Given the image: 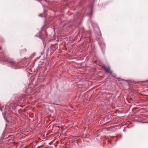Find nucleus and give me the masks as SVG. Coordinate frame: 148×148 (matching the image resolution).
Returning a JSON list of instances; mask_svg holds the SVG:
<instances>
[{
	"instance_id": "nucleus-11",
	"label": "nucleus",
	"mask_w": 148,
	"mask_h": 148,
	"mask_svg": "<svg viewBox=\"0 0 148 148\" xmlns=\"http://www.w3.org/2000/svg\"><path fill=\"white\" fill-rule=\"evenodd\" d=\"M144 123H148V122H143Z\"/></svg>"
},
{
	"instance_id": "nucleus-4",
	"label": "nucleus",
	"mask_w": 148,
	"mask_h": 148,
	"mask_svg": "<svg viewBox=\"0 0 148 148\" xmlns=\"http://www.w3.org/2000/svg\"><path fill=\"white\" fill-rule=\"evenodd\" d=\"M41 31H40L39 33H38L37 34L35 35V36L38 37H39L40 38H41V37L40 35V33Z\"/></svg>"
},
{
	"instance_id": "nucleus-3",
	"label": "nucleus",
	"mask_w": 148,
	"mask_h": 148,
	"mask_svg": "<svg viewBox=\"0 0 148 148\" xmlns=\"http://www.w3.org/2000/svg\"><path fill=\"white\" fill-rule=\"evenodd\" d=\"M89 8L91 9V10L90 12L88 14V16H89L91 17L92 16V10L93 8V6L91 5H90L89 6Z\"/></svg>"
},
{
	"instance_id": "nucleus-2",
	"label": "nucleus",
	"mask_w": 148,
	"mask_h": 148,
	"mask_svg": "<svg viewBox=\"0 0 148 148\" xmlns=\"http://www.w3.org/2000/svg\"><path fill=\"white\" fill-rule=\"evenodd\" d=\"M7 61L8 62V63L10 64L12 66H15L16 65V63H15V62L13 60H8Z\"/></svg>"
},
{
	"instance_id": "nucleus-7",
	"label": "nucleus",
	"mask_w": 148,
	"mask_h": 148,
	"mask_svg": "<svg viewBox=\"0 0 148 148\" xmlns=\"http://www.w3.org/2000/svg\"><path fill=\"white\" fill-rule=\"evenodd\" d=\"M39 16L40 17H42V15L41 14H40L39 15Z\"/></svg>"
},
{
	"instance_id": "nucleus-10",
	"label": "nucleus",
	"mask_w": 148,
	"mask_h": 148,
	"mask_svg": "<svg viewBox=\"0 0 148 148\" xmlns=\"http://www.w3.org/2000/svg\"><path fill=\"white\" fill-rule=\"evenodd\" d=\"M43 27H44V26H42V27H41V29H42L43 28Z\"/></svg>"
},
{
	"instance_id": "nucleus-8",
	"label": "nucleus",
	"mask_w": 148,
	"mask_h": 148,
	"mask_svg": "<svg viewBox=\"0 0 148 148\" xmlns=\"http://www.w3.org/2000/svg\"><path fill=\"white\" fill-rule=\"evenodd\" d=\"M0 110L1 111H2V109L1 108H0Z\"/></svg>"
},
{
	"instance_id": "nucleus-18",
	"label": "nucleus",
	"mask_w": 148,
	"mask_h": 148,
	"mask_svg": "<svg viewBox=\"0 0 148 148\" xmlns=\"http://www.w3.org/2000/svg\"><path fill=\"white\" fill-rule=\"evenodd\" d=\"M25 51H26V49H25Z\"/></svg>"
},
{
	"instance_id": "nucleus-9",
	"label": "nucleus",
	"mask_w": 148,
	"mask_h": 148,
	"mask_svg": "<svg viewBox=\"0 0 148 148\" xmlns=\"http://www.w3.org/2000/svg\"><path fill=\"white\" fill-rule=\"evenodd\" d=\"M101 50L103 51V48L102 47H101Z\"/></svg>"
},
{
	"instance_id": "nucleus-1",
	"label": "nucleus",
	"mask_w": 148,
	"mask_h": 148,
	"mask_svg": "<svg viewBox=\"0 0 148 148\" xmlns=\"http://www.w3.org/2000/svg\"><path fill=\"white\" fill-rule=\"evenodd\" d=\"M103 68L107 73H109L110 74H112V71L110 70V66H107L105 65H104L103 66Z\"/></svg>"
},
{
	"instance_id": "nucleus-16",
	"label": "nucleus",
	"mask_w": 148,
	"mask_h": 148,
	"mask_svg": "<svg viewBox=\"0 0 148 148\" xmlns=\"http://www.w3.org/2000/svg\"><path fill=\"white\" fill-rule=\"evenodd\" d=\"M40 58V57H39V58Z\"/></svg>"
},
{
	"instance_id": "nucleus-13",
	"label": "nucleus",
	"mask_w": 148,
	"mask_h": 148,
	"mask_svg": "<svg viewBox=\"0 0 148 148\" xmlns=\"http://www.w3.org/2000/svg\"><path fill=\"white\" fill-rule=\"evenodd\" d=\"M103 45H104V46L105 47V45L104 44Z\"/></svg>"
},
{
	"instance_id": "nucleus-19",
	"label": "nucleus",
	"mask_w": 148,
	"mask_h": 148,
	"mask_svg": "<svg viewBox=\"0 0 148 148\" xmlns=\"http://www.w3.org/2000/svg\"><path fill=\"white\" fill-rule=\"evenodd\" d=\"M123 131H125V130H123Z\"/></svg>"
},
{
	"instance_id": "nucleus-17",
	"label": "nucleus",
	"mask_w": 148,
	"mask_h": 148,
	"mask_svg": "<svg viewBox=\"0 0 148 148\" xmlns=\"http://www.w3.org/2000/svg\"><path fill=\"white\" fill-rule=\"evenodd\" d=\"M40 58V57H39V58Z\"/></svg>"
},
{
	"instance_id": "nucleus-15",
	"label": "nucleus",
	"mask_w": 148,
	"mask_h": 148,
	"mask_svg": "<svg viewBox=\"0 0 148 148\" xmlns=\"http://www.w3.org/2000/svg\"><path fill=\"white\" fill-rule=\"evenodd\" d=\"M40 58V57H39V58Z\"/></svg>"
},
{
	"instance_id": "nucleus-5",
	"label": "nucleus",
	"mask_w": 148,
	"mask_h": 148,
	"mask_svg": "<svg viewBox=\"0 0 148 148\" xmlns=\"http://www.w3.org/2000/svg\"><path fill=\"white\" fill-rule=\"evenodd\" d=\"M43 80H44V79L43 80V81H42V80L40 81V78H38V81L39 82H43Z\"/></svg>"
},
{
	"instance_id": "nucleus-20",
	"label": "nucleus",
	"mask_w": 148,
	"mask_h": 148,
	"mask_svg": "<svg viewBox=\"0 0 148 148\" xmlns=\"http://www.w3.org/2000/svg\"><path fill=\"white\" fill-rule=\"evenodd\" d=\"M0 49H1V47H0Z\"/></svg>"
},
{
	"instance_id": "nucleus-12",
	"label": "nucleus",
	"mask_w": 148,
	"mask_h": 148,
	"mask_svg": "<svg viewBox=\"0 0 148 148\" xmlns=\"http://www.w3.org/2000/svg\"><path fill=\"white\" fill-rule=\"evenodd\" d=\"M92 26L93 27H94V26L92 24Z\"/></svg>"
},
{
	"instance_id": "nucleus-6",
	"label": "nucleus",
	"mask_w": 148,
	"mask_h": 148,
	"mask_svg": "<svg viewBox=\"0 0 148 148\" xmlns=\"http://www.w3.org/2000/svg\"><path fill=\"white\" fill-rule=\"evenodd\" d=\"M98 35V36H101V33L100 32H99V33L97 34Z\"/></svg>"
},
{
	"instance_id": "nucleus-14",
	"label": "nucleus",
	"mask_w": 148,
	"mask_h": 148,
	"mask_svg": "<svg viewBox=\"0 0 148 148\" xmlns=\"http://www.w3.org/2000/svg\"><path fill=\"white\" fill-rule=\"evenodd\" d=\"M97 26L96 25V26ZM97 28H98V27H97Z\"/></svg>"
}]
</instances>
